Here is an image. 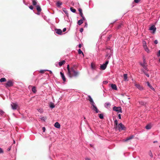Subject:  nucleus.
I'll list each match as a JSON object with an SVG mask.
<instances>
[{
    "mask_svg": "<svg viewBox=\"0 0 160 160\" xmlns=\"http://www.w3.org/2000/svg\"><path fill=\"white\" fill-rule=\"evenodd\" d=\"M3 151L2 149H1V148L0 147V153H3Z\"/></svg>",
    "mask_w": 160,
    "mask_h": 160,
    "instance_id": "6e6d98bb",
    "label": "nucleus"
},
{
    "mask_svg": "<svg viewBox=\"0 0 160 160\" xmlns=\"http://www.w3.org/2000/svg\"><path fill=\"white\" fill-rule=\"evenodd\" d=\"M142 46L143 48L147 46V45L146 42L145 41H142Z\"/></svg>",
    "mask_w": 160,
    "mask_h": 160,
    "instance_id": "c85d7f7f",
    "label": "nucleus"
},
{
    "mask_svg": "<svg viewBox=\"0 0 160 160\" xmlns=\"http://www.w3.org/2000/svg\"><path fill=\"white\" fill-rule=\"evenodd\" d=\"M140 64L143 67H144V66H146L147 65L146 63H144L140 62Z\"/></svg>",
    "mask_w": 160,
    "mask_h": 160,
    "instance_id": "ea45409f",
    "label": "nucleus"
},
{
    "mask_svg": "<svg viewBox=\"0 0 160 160\" xmlns=\"http://www.w3.org/2000/svg\"><path fill=\"white\" fill-rule=\"evenodd\" d=\"M134 137V136L133 135H132V136H130L129 137L127 138L124 141L126 142V141H128L129 140L131 139H132Z\"/></svg>",
    "mask_w": 160,
    "mask_h": 160,
    "instance_id": "aec40b11",
    "label": "nucleus"
},
{
    "mask_svg": "<svg viewBox=\"0 0 160 160\" xmlns=\"http://www.w3.org/2000/svg\"><path fill=\"white\" fill-rule=\"evenodd\" d=\"M40 119L42 121H45L46 119V118L44 117H42L40 118Z\"/></svg>",
    "mask_w": 160,
    "mask_h": 160,
    "instance_id": "a19ab883",
    "label": "nucleus"
},
{
    "mask_svg": "<svg viewBox=\"0 0 160 160\" xmlns=\"http://www.w3.org/2000/svg\"><path fill=\"white\" fill-rule=\"evenodd\" d=\"M150 30L152 31V33H154L156 30V28L154 25L151 26L149 28Z\"/></svg>",
    "mask_w": 160,
    "mask_h": 160,
    "instance_id": "6e6552de",
    "label": "nucleus"
},
{
    "mask_svg": "<svg viewBox=\"0 0 160 160\" xmlns=\"http://www.w3.org/2000/svg\"><path fill=\"white\" fill-rule=\"evenodd\" d=\"M98 117L100 118L103 119L104 118L103 115L102 113L98 115Z\"/></svg>",
    "mask_w": 160,
    "mask_h": 160,
    "instance_id": "c756f323",
    "label": "nucleus"
},
{
    "mask_svg": "<svg viewBox=\"0 0 160 160\" xmlns=\"http://www.w3.org/2000/svg\"><path fill=\"white\" fill-rule=\"evenodd\" d=\"M154 43L155 44H157L158 43V41L157 40H156L154 41Z\"/></svg>",
    "mask_w": 160,
    "mask_h": 160,
    "instance_id": "864d4df0",
    "label": "nucleus"
},
{
    "mask_svg": "<svg viewBox=\"0 0 160 160\" xmlns=\"http://www.w3.org/2000/svg\"><path fill=\"white\" fill-rule=\"evenodd\" d=\"M86 19H83V18H82L81 19L79 20H78V24L79 25H80L81 24H82L84 20H85Z\"/></svg>",
    "mask_w": 160,
    "mask_h": 160,
    "instance_id": "2eb2a0df",
    "label": "nucleus"
},
{
    "mask_svg": "<svg viewBox=\"0 0 160 160\" xmlns=\"http://www.w3.org/2000/svg\"><path fill=\"white\" fill-rule=\"evenodd\" d=\"M118 128L119 131L125 130L126 129L125 127H124V125L122 123H120L119 124Z\"/></svg>",
    "mask_w": 160,
    "mask_h": 160,
    "instance_id": "39448f33",
    "label": "nucleus"
},
{
    "mask_svg": "<svg viewBox=\"0 0 160 160\" xmlns=\"http://www.w3.org/2000/svg\"><path fill=\"white\" fill-rule=\"evenodd\" d=\"M140 0H134V1L136 3H138Z\"/></svg>",
    "mask_w": 160,
    "mask_h": 160,
    "instance_id": "603ef678",
    "label": "nucleus"
},
{
    "mask_svg": "<svg viewBox=\"0 0 160 160\" xmlns=\"http://www.w3.org/2000/svg\"><path fill=\"white\" fill-rule=\"evenodd\" d=\"M139 103L141 105H144L145 104V102L143 101H140L139 102Z\"/></svg>",
    "mask_w": 160,
    "mask_h": 160,
    "instance_id": "4c0bfd02",
    "label": "nucleus"
},
{
    "mask_svg": "<svg viewBox=\"0 0 160 160\" xmlns=\"http://www.w3.org/2000/svg\"><path fill=\"white\" fill-rule=\"evenodd\" d=\"M83 29L82 28H80V30H79L80 32H83Z\"/></svg>",
    "mask_w": 160,
    "mask_h": 160,
    "instance_id": "09e8293b",
    "label": "nucleus"
},
{
    "mask_svg": "<svg viewBox=\"0 0 160 160\" xmlns=\"http://www.w3.org/2000/svg\"><path fill=\"white\" fill-rule=\"evenodd\" d=\"M55 31L56 33L59 35H61L62 32L61 29H55Z\"/></svg>",
    "mask_w": 160,
    "mask_h": 160,
    "instance_id": "4468645a",
    "label": "nucleus"
},
{
    "mask_svg": "<svg viewBox=\"0 0 160 160\" xmlns=\"http://www.w3.org/2000/svg\"><path fill=\"white\" fill-rule=\"evenodd\" d=\"M13 82L11 80L8 81L6 84L5 87L7 88L13 85Z\"/></svg>",
    "mask_w": 160,
    "mask_h": 160,
    "instance_id": "0eeeda50",
    "label": "nucleus"
},
{
    "mask_svg": "<svg viewBox=\"0 0 160 160\" xmlns=\"http://www.w3.org/2000/svg\"><path fill=\"white\" fill-rule=\"evenodd\" d=\"M67 68L68 70V72L71 70V68H70L69 65L68 64L67 66Z\"/></svg>",
    "mask_w": 160,
    "mask_h": 160,
    "instance_id": "c9c22d12",
    "label": "nucleus"
},
{
    "mask_svg": "<svg viewBox=\"0 0 160 160\" xmlns=\"http://www.w3.org/2000/svg\"><path fill=\"white\" fill-rule=\"evenodd\" d=\"M11 106L12 109L13 110L16 109L18 107L17 104L15 103H12L11 104Z\"/></svg>",
    "mask_w": 160,
    "mask_h": 160,
    "instance_id": "1a4fd4ad",
    "label": "nucleus"
},
{
    "mask_svg": "<svg viewBox=\"0 0 160 160\" xmlns=\"http://www.w3.org/2000/svg\"><path fill=\"white\" fill-rule=\"evenodd\" d=\"M4 112L2 110H0V113L3 114L4 113Z\"/></svg>",
    "mask_w": 160,
    "mask_h": 160,
    "instance_id": "13d9d810",
    "label": "nucleus"
},
{
    "mask_svg": "<svg viewBox=\"0 0 160 160\" xmlns=\"http://www.w3.org/2000/svg\"><path fill=\"white\" fill-rule=\"evenodd\" d=\"M60 74L62 80L64 82H65L66 81V78L64 73L62 72H60Z\"/></svg>",
    "mask_w": 160,
    "mask_h": 160,
    "instance_id": "f8f14e48",
    "label": "nucleus"
},
{
    "mask_svg": "<svg viewBox=\"0 0 160 160\" xmlns=\"http://www.w3.org/2000/svg\"><path fill=\"white\" fill-rule=\"evenodd\" d=\"M78 53L79 54H82L83 56L84 54L83 53V52H82V51L81 50V49H79L78 50Z\"/></svg>",
    "mask_w": 160,
    "mask_h": 160,
    "instance_id": "f704fd0d",
    "label": "nucleus"
},
{
    "mask_svg": "<svg viewBox=\"0 0 160 160\" xmlns=\"http://www.w3.org/2000/svg\"><path fill=\"white\" fill-rule=\"evenodd\" d=\"M79 14H80V16L82 18H83V19H85V18L83 16V14L82 13V12H81V13H79Z\"/></svg>",
    "mask_w": 160,
    "mask_h": 160,
    "instance_id": "e433bc0d",
    "label": "nucleus"
},
{
    "mask_svg": "<svg viewBox=\"0 0 160 160\" xmlns=\"http://www.w3.org/2000/svg\"><path fill=\"white\" fill-rule=\"evenodd\" d=\"M32 4L33 6H36L37 5L38 3L37 0H32Z\"/></svg>",
    "mask_w": 160,
    "mask_h": 160,
    "instance_id": "4be33fe9",
    "label": "nucleus"
},
{
    "mask_svg": "<svg viewBox=\"0 0 160 160\" xmlns=\"http://www.w3.org/2000/svg\"><path fill=\"white\" fill-rule=\"evenodd\" d=\"M88 27V24L87 22L85 23V25L84 27Z\"/></svg>",
    "mask_w": 160,
    "mask_h": 160,
    "instance_id": "bf43d9fd",
    "label": "nucleus"
},
{
    "mask_svg": "<svg viewBox=\"0 0 160 160\" xmlns=\"http://www.w3.org/2000/svg\"><path fill=\"white\" fill-rule=\"evenodd\" d=\"M62 3L59 1L57 2L56 3L57 6L58 7H60V6L62 5Z\"/></svg>",
    "mask_w": 160,
    "mask_h": 160,
    "instance_id": "b1692460",
    "label": "nucleus"
},
{
    "mask_svg": "<svg viewBox=\"0 0 160 160\" xmlns=\"http://www.w3.org/2000/svg\"><path fill=\"white\" fill-rule=\"evenodd\" d=\"M143 63H146V60L145 58H143Z\"/></svg>",
    "mask_w": 160,
    "mask_h": 160,
    "instance_id": "49530a36",
    "label": "nucleus"
},
{
    "mask_svg": "<svg viewBox=\"0 0 160 160\" xmlns=\"http://www.w3.org/2000/svg\"><path fill=\"white\" fill-rule=\"evenodd\" d=\"M50 107L51 108H54L55 107V105L53 104L52 103V104H50Z\"/></svg>",
    "mask_w": 160,
    "mask_h": 160,
    "instance_id": "79ce46f5",
    "label": "nucleus"
},
{
    "mask_svg": "<svg viewBox=\"0 0 160 160\" xmlns=\"http://www.w3.org/2000/svg\"><path fill=\"white\" fill-rule=\"evenodd\" d=\"M144 70L145 71H148L149 70L147 68V65H146V66H144V67H143Z\"/></svg>",
    "mask_w": 160,
    "mask_h": 160,
    "instance_id": "2f4dec72",
    "label": "nucleus"
},
{
    "mask_svg": "<svg viewBox=\"0 0 160 160\" xmlns=\"http://www.w3.org/2000/svg\"><path fill=\"white\" fill-rule=\"evenodd\" d=\"M147 84L148 86L152 89L154 90V88L152 87L150 85L149 82H147Z\"/></svg>",
    "mask_w": 160,
    "mask_h": 160,
    "instance_id": "393cba45",
    "label": "nucleus"
},
{
    "mask_svg": "<svg viewBox=\"0 0 160 160\" xmlns=\"http://www.w3.org/2000/svg\"><path fill=\"white\" fill-rule=\"evenodd\" d=\"M122 25V24H120V25H119L118 27V29H119L120 28Z\"/></svg>",
    "mask_w": 160,
    "mask_h": 160,
    "instance_id": "5fc2aeb1",
    "label": "nucleus"
},
{
    "mask_svg": "<svg viewBox=\"0 0 160 160\" xmlns=\"http://www.w3.org/2000/svg\"><path fill=\"white\" fill-rule=\"evenodd\" d=\"M152 126V124L151 123H149L146 126L145 128L147 130H149L151 128Z\"/></svg>",
    "mask_w": 160,
    "mask_h": 160,
    "instance_id": "ddd939ff",
    "label": "nucleus"
},
{
    "mask_svg": "<svg viewBox=\"0 0 160 160\" xmlns=\"http://www.w3.org/2000/svg\"><path fill=\"white\" fill-rule=\"evenodd\" d=\"M135 86L137 88L140 90H143V88L139 84H135Z\"/></svg>",
    "mask_w": 160,
    "mask_h": 160,
    "instance_id": "9b49d317",
    "label": "nucleus"
},
{
    "mask_svg": "<svg viewBox=\"0 0 160 160\" xmlns=\"http://www.w3.org/2000/svg\"><path fill=\"white\" fill-rule=\"evenodd\" d=\"M6 81V79L4 78H2L0 79V82H5Z\"/></svg>",
    "mask_w": 160,
    "mask_h": 160,
    "instance_id": "72a5a7b5",
    "label": "nucleus"
},
{
    "mask_svg": "<svg viewBox=\"0 0 160 160\" xmlns=\"http://www.w3.org/2000/svg\"><path fill=\"white\" fill-rule=\"evenodd\" d=\"M70 10L73 13L76 12V10L72 7H71L70 8Z\"/></svg>",
    "mask_w": 160,
    "mask_h": 160,
    "instance_id": "7c9ffc66",
    "label": "nucleus"
},
{
    "mask_svg": "<svg viewBox=\"0 0 160 160\" xmlns=\"http://www.w3.org/2000/svg\"><path fill=\"white\" fill-rule=\"evenodd\" d=\"M106 54L105 56L106 57H108V59H109L111 55H112L113 51L110 47L107 48L106 50Z\"/></svg>",
    "mask_w": 160,
    "mask_h": 160,
    "instance_id": "7ed1b4c3",
    "label": "nucleus"
},
{
    "mask_svg": "<svg viewBox=\"0 0 160 160\" xmlns=\"http://www.w3.org/2000/svg\"><path fill=\"white\" fill-rule=\"evenodd\" d=\"M114 124L116 125V128L117 127V125H118V121L116 119L114 121Z\"/></svg>",
    "mask_w": 160,
    "mask_h": 160,
    "instance_id": "58836bf2",
    "label": "nucleus"
},
{
    "mask_svg": "<svg viewBox=\"0 0 160 160\" xmlns=\"http://www.w3.org/2000/svg\"><path fill=\"white\" fill-rule=\"evenodd\" d=\"M78 10L79 12V13L82 12V9L79 8L78 9Z\"/></svg>",
    "mask_w": 160,
    "mask_h": 160,
    "instance_id": "8fccbe9b",
    "label": "nucleus"
},
{
    "mask_svg": "<svg viewBox=\"0 0 160 160\" xmlns=\"http://www.w3.org/2000/svg\"><path fill=\"white\" fill-rule=\"evenodd\" d=\"M91 68L93 70H96V66L92 63L91 64Z\"/></svg>",
    "mask_w": 160,
    "mask_h": 160,
    "instance_id": "a878e982",
    "label": "nucleus"
},
{
    "mask_svg": "<svg viewBox=\"0 0 160 160\" xmlns=\"http://www.w3.org/2000/svg\"><path fill=\"white\" fill-rule=\"evenodd\" d=\"M36 9L38 12H40L41 11L42 9L41 8L39 5H38L36 6Z\"/></svg>",
    "mask_w": 160,
    "mask_h": 160,
    "instance_id": "412c9836",
    "label": "nucleus"
},
{
    "mask_svg": "<svg viewBox=\"0 0 160 160\" xmlns=\"http://www.w3.org/2000/svg\"><path fill=\"white\" fill-rule=\"evenodd\" d=\"M111 106V103L109 102H106L104 104V106L105 108H108V106Z\"/></svg>",
    "mask_w": 160,
    "mask_h": 160,
    "instance_id": "6ab92c4d",
    "label": "nucleus"
},
{
    "mask_svg": "<svg viewBox=\"0 0 160 160\" xmlns=\"http://www.w3.org/2000/svg\"><path fill=\"white\" fill-rule=\"evenodd\" d=\"M66 61L65 60H62V61L60 62H58V65L60 67H61L63 64L65 63Z\"/></svg>",
    "mask_w": 160,
    "mask_h": 160,
    "instance_id": "a211bd4d",
    "label": "nucleus"
},
{
    "mask_svg": "<svg viewBox=\"0 0 160 160\" xmlns=\"http://www.w3.org/2000/svg\"><path fill=\"white\" fill-rule=\"evenodd\" d=\"M124 78V81H128V77H127V74H125L123 75Z\"/></svg>",
    "mask_w": 160,
    "mask_h": 160,
    "instance_id": "bb28decb",
    "label": "nucleus"
},
{
    "mask_svg": "<svg viewBox=\"0 0 160 160\" xmlns=\"http://www.w3.org/2000/svg\"><path fill=\"white\" fill-rule=\"evenodd\" d=\"M37 110L40 113H42L43 112V110L42 108L37 109Z\"/></svg>",
    "mask_w": 160,
    "mask_h": 160,
    "instance_id": "473e14b6",
    "label": "nucleus"
},
{
    "mask_svg": "<svg viewBox=\"0 0 160 160\" xmlns=\"http://www.w3.org/2000/svg\"><path fill=\"white\" fill-rule=\"evenodd\" d=\"M118 117L119 119H120L121 118V115L120 114H119L118 115Z\"/></svg>",
    "mask_w": 160,
    "mask_h": 160,
    "instance_id": "052dcab7",
    "label": "nucleus"
},
{
    "mask_svg": "<svg viewBox=\"0 0 160 160\" xmlns=\"http://www.w3.org/2000/svg\"><path fill=\"white\" fill-rule=\"evenodd\" d=\"M29 8L31 10H32L33 8L32 5H31L29 7Z\"/></svg>",
    "mask_w": 160,
    "mask_h": 160,
    "instance_id": "3c124183",
    "label": "nucleus"
},
{
    "mask_svg": "<svg viewBox=\"0 0 160 160\" xmlns=\"http://www.w3.org/2000/svg\"><path fill=\"white\" fill-rule=\"evenodd\" d=\"M81 47H82V45L81 44H79L78 45V47L79 48H81Z\"/></svg>",
    "mask_w": 160,
    "mask_h": 160,
    "instance_id": "0e129e2a",
    "label": "nucleus"
},
{
    "mask_svg": "<svg viewBox=\"0 0 160 160\" xmlns=\"http://www.w3.org/2000/svg\"><path fill=\"white\" fill-rule=\"evenodd\" d=\"M111 37L112 35H109V36L108 37V40Z\"/></svg>",
    "mask_w": 160,
    "mask_h": 160,
    "instance_id": "e2e57ef3",
    "label": "nucleus"
},
{
    "mask_svg": "<svg viewBox=\"0 0 160 160\" xmlns=\"http://www.w3.org/2000/svg\"><path fill=\"white\" fill-rule=\"evenodd\" d=\"M143 48H144L145 51L147 53H149L150 52V50L147 46Z\"/></svg>",
    "mask_w": 160,
    "mask_h": 160,
    "instance_id": "5701e85b",
    "label": "nucleus"
},
{
    "mask_svg": "<svg viewBox=\"0 0 160 160\" xmlns=\"http://www.w3.org/2000/svg\"><path fill=\"white\" fill-rule=\"evenodd\" d=\"M42 130L43 132H45L46 130L45 128L44 127H43L42 128Z\"/></svg>",
    "mask_w": 160,
    "mask_h": 160,
    "instance_id": "4d7b16f0",
    "label": "nucleus"
},
{
    "mask_svg": "<svg viewBox=\"0 0 160 160\" xmlns=\"http://www.w3.org/2000/svg\"><path fill=\"white\" fill-rule=\"evenodd\" d=\"M88 98L87 99V100L90 102V104L92 105L91 108L92 110L95 111L96 113H98L99 112H100L98 109L95 103L94 102L91 96L90 95H88Z\"/></svg>",
    "mask_w": 160,
    "mask_h": 160,
    "instance_id": "f257e3e1",
    "label": "nucleus"
},
{
    "mask_svg": "<svg viewBox=\"0 0 160 160\" xmlns=\"http://www.w3.org/2000/svg\"><path fill=\"white\" fill-rule=\"evenodd\" d=\"M66 28H64L63 29V32H65V31H66Z\"/></svg>",
    "mask_w": 160,
    "mask_h": 160,
    "instance_id": "680f3d73",
    "label": "nucleus"
},
{
    "mask_svg": "<svg viewBox=\"0 0 160 160\" xmlns=\"http://www.w3.org/2000/svg\"><path fill=\"white\" fill-rule=\"evenodd\" d=\"M33 86H32L31 85H29V86H28V88L29 89H30V88L32 87Z\"/></svg>",
    "mask_w": 160,
    "mask_h": 160,
    "instance_id": "774afa93",
    "label": "nucleus"
},
{
    "mask_svg": "<svg viewBox=\"0 0 160 160\" xmlns=\"http://www.w3.org/2000/svg\"><path fill=\"white\" fill-rule=\"evenodd\" d=\"M108 62H109V61L107 60V61H106L105 62V63H104V64H102V65H101L100 66V69L102 70H105L106 68L107 67V65L108 64Z\"/></svg>",
    "mask_w": 160,
    "mask_h": 160,
    "instance_id": "423d86ee",
    "label": "nucleus"
},
{
    "mask_svg": "<svg viewBox=\"0 0 160 160\" xmlns=\"http://www.w3.org/2000/svg\"><path fill=\"white\" fill-rule=\"evenodd\" d=\"M111 85L112 88L113 89L116 90H117V86L115 84H111Z\"/></svg>",
    "mask_w": 160,
    "mask_h": 160,
    "instance_id": "dca6fc26",
    "label": "nucleus"
},
{
    "mask_svg": "<svg viewBox=\"0 0 160 160\" xmlns=\"http://www.w3.org/2000/svg\"><path fill=\"white\" fill-rule=\"evenodd\" d=\"M68 75L70 78L77 77L79 76V72L78 71H75L73 67H72L71 70L68 72Z\"/></svg>",
    "mask_w": 160,
    "mask_h": 160,
    "instance_id": "f03ea898",
    "label": "nucleus"
},
{
    "mask_svg": "<svg viewBox=\"0 0 160 160\" xmlns=\"http://www.w3.org/2000/svg\"><path fill=\"white\" fill-rule=\"evenodd\" d=\"M149 155L151 158H152L153 154L151 151H150V152H149Z\"/></svg>",
    "mask_w": 160,
    "mask_h": 160,
    "instance_id": "c03bdc74",
    "label": "nucleus"
},
{
    "mask_svg": "<svg viewBox=\"0 0 160 160\" xmlns=\"http://www.w3.org/2000/svg\"><path fill=\"white\" fill-rule=\"evenodd\" d=\"M158 57H159L160 56V50H159L158 53L157 54Z\"/></svg>",
    "mask_w": 160,
    "mask_h": 160,
    "instance_id": "de8ad7c7",
    "label": "nucleus"
},
{
    "mask_svg": "<svg viewBox=\"0 0 160 160\" xmlns=\"http://www.w3.org/2000/svg\"><path fill=\"white\" fill-rule=\"evenodd\" d=\"M32 90L34 93H36V87L35 86H33L32 88Z\"/></svg>",
    "mask_w": 160,
    "mask_h": 160,
    "instance_id": "cd10ccee",
    "label": "nucleus"
},
{
    "mask_svg": "<svg viewBox=\"0 0 160 160\" xmlns=\"http://www.w3.org/2000/svg\"><path fill=\"white\" fill-rule=\"evenodd\" d=\"M108 83V82L107 81H103V83L104 84H107Z\"/></svg>",
    "mask_w": 160,
    "mask_h": 160,
    "instance_id": "a18cd8bd",
    "label": "nucleus"
},
{
    "mask_svg": "<svg viewBox=\"0 0 160 160\" xmlns=\"http://www.w3.org/2000/svg\"><path fill=\"white\" fill-rule=\"evenodd\" d=\"M54 126L57 128H60V125L58 122H57L55 123L54 124Z\"/></svg>",
    "mask_w": 160,
    "mask_h": 160,
    "instance_id": "f3484780",
    "label": "nucleus"
},
{
    "mask_svg": "<svg viewBox=\"0 0 160 160\" xmlns=\"http://www.w3.org/2000/svg\"><path fill=\"white\" fill-rule=\"evenodd\" d=\"M112 110L113 111H115L118 112H122L121 108L120 107H116L114 106Z\"/></svg>",
    "mask_w": 160,
    "mask_h": 160,
    "instance_id": "20e7f679",
    "label": "nucleus"
},
{
    "mask_svg": "<svg viewBox=\"0 0 160 160\" xmlns=\"http://www.w3.org/2000/svg\"><path fill=\"white\" fill-rule=\"evenodd\" d=\"M23 3L25 5H27V4H26V3L25 2V1L24 0L23 1Z\"/></svg>",
    "mask_w": 160,
    "mask_h": 160,
    "instance_id": "338daca9",
    "label": "nucleus"
},
{
    "mask_svg": "<svg viewBox=\"0 0 160 160\" xmlns=\"http://www.w3.org/2000/svg\"><path fill=\"white\" fill-rule=\"evenodd\" d=\"M140 73H144L148 77H149V75L148 73L147 72L145 71L143 69H141Z\"/></svg>",
    "mask_w": 160,
    "mask_h": 160,
    "instance_id": "9d476101",
    "label": "nucleus"
},
{
    "mask_svg": "<svg viewBox=\"0 0 160 160\" xmlns=\"http://www.w3.org/2000/svg\"><path fill=\"white\" fill-rule=\"evenodd\" d=\"M48 71V70H41L40 71V72L41 73H44V72L45 71Z\"/></svg>",
    "mask_w": 160,
    "mask_h": 160,
    "instance_id": "37998d69",
    "label": "nucleus"
},
{
    "mask_svg": "<svg viewBox=\"0 0 160 160\" xmlns=\"http://www.w3.org/2000/svg\"><path fill=\"white\" fill-rule=\"evenodd\" d=\"M85 160H91L89 158H85Z\"/></svg>",
    "mask_w": 160,
    "mask_h": 160,
    "instance_id": "69168bd1",
    "label": "nucleus"
}]
</instances>
